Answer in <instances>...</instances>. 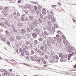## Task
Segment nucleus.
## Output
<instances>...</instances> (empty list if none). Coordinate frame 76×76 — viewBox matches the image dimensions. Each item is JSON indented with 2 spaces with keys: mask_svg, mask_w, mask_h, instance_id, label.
<instances>
[{
  "mask_svg": "<svg viewBox=\"0 0 76 76\" xmlns=\"http://www.w3.org/2000/svg\"><path fill=\"white\" fill-rule=\"evenodd\" d=\"M1 32H3V29L1 28L0 30V40L2 41L6 42V40H5V39L3 38L4 35H3V34H1Z\"/></svg>",
  "mask_w": 76,
  "mask_h": 76,
  "instance_id": "obj_1",
  "label": "nucleus"
},
{
  "mask_svg": "<svg viewBox=\"0 0 76 76\" xmlns=\"http://www.w3.org/2000/svg\"><path fill=\"white\" fill-rule=\"evenodd\" d=\"M4 9L2 11V12L4 13V12H9L10 9V7H5L4 8Z\"/></svg>",
  "mask_w": 76,
  "mask_h": 76,
  "instance_id": "obj_2",
  "label": "nucleus"
},
{
  "mask_svg": "<svg viewBox=\"0 0 76 76\" xmlns=\"http://www.w3.org/2000/svg\"><path fill=\"white\" fill-rule=\"evenodd\" d=\"M26 15H25V14H23L21 16V18L20 19V20L22 21H24L25 19L24 18H26Z\"/></svg>",
  "mask_w": 76,
  "mask_h": 76,
  "instance_id": "obj_3",
  "label": "nucleus"
},
{
  "mask_svg": "<svg viewBox=\"0 0 76 76\" xmlns=\"http://www.w3.org/2000/svg\"><path fill=\"white\" fill-rule=\"evenodd\" d=\"M34 50L35 51V52H36L37 51V53H39V54H40V53H42L41 50L40 49H39L38 50V48L37 47H35L34 48Z\"/></svg>",
  "mask_w": 76,
  "mask_h": 76,
  "instance_id": "obj_4",
  "label": "nucleus"
},
{
  "mask_svg": "<svg viewBox=\"0 0 76 76\" xmlns=\"http://www.w3.org/2000/svg\"><path fill=\"white\" fill-rule=\"evenodd\" d=\"M68 52L70 53L72 52V50H74L75 48H72L71 46H69L68 47Z\"/></svg>",
  "mask_w": 76,
  "mask_h": 76,
  "instance_id": "obj_5",
  "label": "nucleus"
},
{
  "mask_svg": "<svg viewBox=\"0 0 76 76\" xmlns=\"http://www.w3.org/2000/svg\"><path fill=\"white\" fill-rule=\"evenodd\" d=\"M34 32H35V33H36V34H38V35H39V36H41V35H40L39 34L40 30H39V29L36 28L34 30Z\"/></svg>",
  "mask_w": 76,
  "mask_h": 76,
  "instance_id": "obj_6",
  "label": "nucleus"
},
{
  "mask_svg": "<svg viewBox=\"0 0 76 76\" xmlns=\"http://www.w3.org/2000/svg\"><path fill=\"white\" fill-rule=\"evenodd\" d=\"M51 19L52 23H56V20L55 17L53 16Z\"/></svg>",
  "mask_w": 76,
  "mask_h": 76,
  "instance_id": "obj_7",
  "label": "nucleus"
},
{
  "mask_svg": "<svg viewBox=\"0 0 76 76\" xmlns=\"http://www.w3.org/2000/svg\"><path fill=\"white\" fill-rule=\"evenodd\" d=\"M53 58H54V59H56V60H56L55 61V63H58V59H59V57H58V56H57V55H55L53 56Z\"/></svg>",
  "mask_w": 76,
  "mask_h": 76,
  "instance_id": "obj_8",
  "label": "nucleus"
},
{
  "mask_svg": "<svg viewBox=\"0 0 76 76\" xmlns=\"http://www.w3.org/2000/svg\"><path fill=\"white\" fill-rule=\"evenodd\" d=\"M63 56L61 57L60 61L61 62H65L66 59L64 57H62Z\"/></svg>",
  "mask_w": 76,
  "mask_h": 76,
  "instance_id": "obj_9",
  "label": "nucleus"
},
{
  "mask_svg": "<svg viewBox=\"0 0 76 76\" xmlns=\"http://www.w3.org/2000/svg\"><path fill=\"white\" fill-rule=\"evenodd\" d=\"M23 52L24 53L25 55L26 56H29V53L28 51H26V49H24L23 50Z\"/></svg>",
  "mask_w": 76,
  "mask_h": 76,
  "instance_id": "obj_10",
  "label": "nucleus"
},
{
  "mask_svg": "<svg viewBox=\"0 0 76 76\" xmlns=\"http://www.w3.org/2000/svg\"><path fill=\"white\" fill-rule=\"evenodd\" d=\"M38 22V20H36L35 21L33 22L32 24L34 26H36L37 25V24H38V23H37Z\"/></svg>",
  "mask_w": 76,
  "mask_h": 76,
  "instance_id": "obj_11",
  "label": "nucleus"
},
{
  "mask_svg": "<svg viewBox=\"0 0 76 76\" xmlns=\"http://www.w3.org/2000/svg\"><path fill=\"white\" fill-rule=\"evenodd\" d=\"M4 15L2 17V18L3 19H4V20H6V17L7 16V14H4Z\"/></svg>",
  "mask_w": 76,
  "mask_h": 76,
  "instance_id": "obj_12",
  "label": "nucleus"
},
{
  "mask_svg": "<svg viewBox=\"0 0 76 76\" xmlns=\"http://www.w3.org/2000/svg\"><path fill=\"white\" fill-rule=\"evenodd\" d=\"M38 40H39V42L41 44L43 43V39H42V38L41 37L39 38H38Z\"/></svg>",
  "mask_w": 76,
  "mask_h": 76,
  "instance_id": "obj_13",
  "label": "nucleus"
},
{
  "mask_svg": "<svg viewBox=\"0 0 76 76\" xmlns=\"http://www.w3.org/2000/svg\"><path fill=\"white\" fill-rule=\"evenodd\" d=\"M32 36L34 38H37V34L35 33H33L32 34Z\"/></svg>",
  "mask_w": 76,
  "mask_h": 76,
  "instance_id": "obj_14",
  "label": "nucleus"
},
{
  "mask_svg": "<svg viewBox=\"0 0 76 76\" xmlns=\"http://www.w3.org/2000/svg\"><path fill=\"white\" fill-rule=\"evenodd\" d=\"M47 22L48 25H49V26H52V24H51V22H50V21H49V20H47Z\"/></svg>",
  "mask_w": 76,
  "mask_h": 76,
  "instance_id": "obj_15",
  "label": "nucleus"
},
{
  "mask_svg": "<svg viewBox=\"0 0 76 76\" xmlns=\"http://www.w3.org/2000/svg\"><path fill=\"white\" fill-rule=\"evenodd\" d=\"M62 41H63V39H62V38H59L57 39V41L58 42H59V43H60Z\"/></svg>",
  "mask_w": 76,
  "mask_h": 76,
  "instance_id": "obj_16",
  "label": "nucleus"
},
{
  "mask_svg": "<svg viewBox=\"0 0 76 76\" xmlns=\"http://www.w3.org/2000/svg\"><path fill=\"white\" fill-rule=\"evenodd\" d=\"M21 32L22 34H26V30L25 29L22 28L21 30Z\"/></svg>",
  "mask_w": 76,
  "mask_h": 76,
  "instance_id": "obj_17",
  "label": "nucleus"
},
{
  "mask_svg": "<svg viewBox=\"0 0 76 76\" xmlns=\"http://www.w3.org/2000/svg\"><path fill=\"white\" fill-rule=\"evenodd\" d=\"M31 61H34V62H36V61H37V60L35 59H34V57L33 56H31Z\"/></svg>",
  "mask_w": 76,
  "mask_h": 76,
  "instance_id": "obj_18",
  "label": "nucleus"
},
{
  "mask_svg": "<svg viewBox=\"0 0 76 76\" xmlns=\"http://www.w3.org/2000/svg\"><path fill=\"white\" fill-rule=\"evenodd\" d=\"M24 49H25V48H23V49H22V48H19L18 49V50L20 52V53H22V52H23V50H24Z\"/></svg>",
  "mask_w": 76,
  "mask_h": 76,
  "instance_id": "obj_19",
  "label": "nucleus"
},
{
  "mask_svg": "<svg viewBox=\"0 0 76 76\" xmlns=\"http://www.w3.org/2000/svg\"><path fill=\"white\" fill-rule=\"evenodd\" d=\"M43 48H44V49L45 50V51L47 50V45L45 44H44L43 45Z\"/></svg>",
  "mask_w": 76,
  "mask_h": 76,
  "instance_id": "obj_20",
  "label": "nucleus"
},
{
  "mask_svg": "<svg viewBox=\"0 0 76 76\" xmlns=\"http://www.w3.org/2000/svg\"><path fill=\"white\" fill-rule=\"evenodd\" d=\"M23 25L22 23H19L17 24V26L19 27H21V26H22Z\"/></svg>",
  "mask_w": 76,
  "mask_h": 76,
  "instance_id": "obj_21",
  "label": "nucleus"
},
{
  "mask_svg": "<svg viewBox=\"0 0 76 76\" xmlns=\"http://www.w3.org/2000/svg\"><path fill=\"white\" fill-rule=\"evenodd\" d=\"M44 16V18H43V20H42L43 21V22H44L45 20H47V16Z\"/></svg>",
  "mask_w": 76,
  "mask_h": 76,
  "instance_id": "obj_22",
  "label": "nucleus"
},
{
  "mask_svg": "<svg viewBox=\"0 0 76 76\" xmlns=\"http://www.w3.org/2000/svg\"><path fill=\"white\" fill-rule=\"evenodd\" d=\"M54 59L53 58L51 59L49 61V63H53V62H54Z\"/></svg>",
  "mask_w": 76,
  "mask_h": 76,
  "instance_id": "obj_23",
  "label": "nucleus"
},
{
  "mask_svg": "<svg viewBox=\"0 0 76 76\" xmlns=\"http://www.w3.org/2000/svg\"><path fill=\"white\" fill-rule=\"evenodd\" d=\"M37 20L39 21L40 23H42V21L41 20V18H38Z\"/></svg>",
  "mask_w": 76,
  "mask_h": 76,
  "instance_id": "obj_24",
  "label": "nucleus"
},
{
  "mask_svg": "<svg viewBox=\"0 0 76 76\" xmlns=\"http://www.w3.org/2000/svg\"><path fill=\"white\" fill-rule=\"evenodd\" d=\"M39 42H38V41L37 40H35L34 41V44H36V45H37L38 44Z\"/></svg>",
  "mask_w": 76,
  "mask_h": 76,
  "instance_id": "obj_25",
  "label": "nucleus"
},
{
  "mask_svg": "<svg viewBox=\"0 0 76 76\" xmlns=\"http://www.w3.org/2000/svg\"><path fill=\"white\" fill-rule=\"evenodd\" d=\"M40 50H42V51H45V50L44 48V47L43 46H41L40 47Z\"/></svg>",
  "mask_w": 76,
  "mask_h": 76,
  "instance_id": "obj_26",
  "label": "nucleus"
},
{
  "mask_svg": "<svg viewBox=\"0 0 76 76\" xmlns=\"http://www.w3.org/2000/svg\"><path fill=\"white\" fill-rule=\"evenodd\" d=\"M28 27L31 30H33L34 29V28L33 27V26L31 25H29Z\"/></svg>",
  "mask_w": 76,
  "mask_h": 76,
  "instance_id": "obj_27",
  "label": "nucleus"
},
{
  "mask_svg": "<svg viewBox=\"0 0 76 76\" xmlns=\"http://www.w3.org/2000/svg\"><path fill=\"white\" fill-rule=\"evenodd\" d=\"M12 30L13 31V32L15 33V34H16L17 32H18V31L17 30V29L15 28L14 29H12Z\"/></svg>",
  "mask_w": 76,
  "mask_h": 76,
  "instance_id": "obj_28",
  "label": "nucleus"
},
{
  "mask_svg": "<svg viewBox=\"0 0 76 76\" xmlns=\"http://www.w3.org/2000/svg\"><path fill=\"white\" fill-rule=\"evenodd\" d=\"M24 12L25 13V15H28V10H24Z\"/></svg>",
  "mask_w": 76,
  "mask_h": 76,
  "instance_id": "obj_29",
  "label": "nucleus"
},
{
  "mask_svg": "<svg viewBox=\"0 0 76 76\" xmlns=\"http://www.w3.org/2000/svg\"><path fill=\"white\" fill-rule=\"evenodd\" d=\"M31 43L29 41H26V44L27 45H29Z\"/></svg>",
  "mask_w": 76,
  "mask_h": 76,
  "instance_id": "obj_30",
  "label": "nucleus"
},
{
  "mask_svg": "<svg viewBox=\"0 0 76 76\" xmlns=\"http://www.w3.org/2000/svg\"><path fill=\"white\" fill-rule=\"evenodd\" d=\"M21 39V37H20V36H17L16 37V39H18V40H19Z\"/></svg>",
  "mask_w": 76,
  "mask_h": 76,
  "instance_id": "obj_31",
  "label": "nucleus"
},
{
  "mask_svg": "<svg viewBox=\"0 0 76 76\" xmlns=\"http://www.w3.org/2000/svg\"><path fill=\"white\" fill-rule=\"evenodd\" d=\"M68 55L69 56L68 57V60H70V58H71V57L72 56V55L71 54H68Z\"/></svg>",
  "mask_w": 76,
  "mask_h": 76,
  "instance_id": "obj_32",
  "label": "nucleus"
},
{
  "mask_svg": "<svg viewBox=\"0 0 76 76\" xmlns=\"http://www.w3.org/2000/svg\"><path fill=\"white\" fill-rule=\"evenodd\" d=\"M9 22H8V21L7 20H6L4 21V23L5 24H6V25H8V26H9V24H8V23Z\"/></svg>",
  "mask_w": 76,
  "mask_h": 76,
  "instance_id": "obj_33",
  "label": "nucleus"
},
{
  "mask_svg": "<svg viewBox=\"0 0 76 76\" xmlns=\"http://www.w3.org/2000/svg\"><path fill=\"white\" fill-rule=\"evenodd\" d=\"M52 17L53 16H52V15H48V19H51Z\"/></svg>",
  "mask_w": 76,
  "mask_h": 76,
  "instance_id": "obj_34",
  "label": "nucleus"
},
{
  "mask_svg": "<svg viewBox=\"0 0 76 76\" xmlns=\"http://www.w3.org/2000/svg\"><path fill=\"white\" fill-rule=\"evenodd\" d=\"M64 43L65 44H67L68 41L67 40H64L63 41Z\"/></svg>",
  "mask_w": 76,
  "mask_h": 76,
  "instance_id": "obj_35",
  "label": "nucleus"
},
{
  "mask_svg": "<svg viewBox=\"0 0 76 76\" xmlns=\"http://www.w3.org/2000/svg\"><path fill=\"white\" fill-rule=\"evenodd\" d=\"M31 29H30L29 28H28L27 29L26 32H31Z\"/></svg>",
  "mask_w": 76,
  "mask_h": 76,
  "instance_id": "obj_36",
  "label": "nucleus"
},
{
  "mask_svg": "<svg viewBox=\"0 0 76 76\" xmlns=\"http://www.w3.org/2000/svg\"><path fill=\"white\" fill-rule=\"evenodd\" d=\"M14 19L16 20L17 19H18V17L17 16H15L14 17Z\"/></svg>",
  "mask_w": 76,
  "mask_h": 76,
  "instance_id": "obj_37",
  "label": "nucleus"
},
{
  "mask_svg": "<svg viewBox=\"0 0 76 76\" xmlns=\"http://www.w3.org/2000/svg\"><path fill=\"white\" fill-rule=\"evenodd\" d=\"M31 54H34V53H35V52L34 50H32L31 51Z\"/></svg>",
  "mask_w": 76,
  "mask_h": 76,
  "instance_id": "obj_38",
  "label": "nucleus"
},
{
  "mask_svg": "<svg viewBox=\"0 0 76 76\" xmlns=\"http://www.w3.org/2000/svg\"><path fill=\"white\" fill-rule=\"evenodd\" d=\"M41 14L40 13L39 14H37V19H38V18H39L40 16V15H41Z\"/></svg>",
  "mask_w": 76,
  "mask_h": 76,
  "instance_id": "obj_39",
  "label": "nucleus"
},
{
  "mask_svg": "<svg viewBox=\"0 0 76 76\" xmlns=\"http://www.w3.org/2000/svg\"><path fill=\"white\" fill-rule=\"evenodd\" d=\"M10 41H14V38L13 37H10Z\"/></svg>",
  "mask_w": 76,
  "mask_h": 76,
  "instance_id": "obj_40",
  "label": "nucleus"
},
{
  "mask_svg": "<svg viewBox=\"0 0 76 76\" xmlns=\"http://www.w3.org/2000/svg\"><path fill=\"white\" fill-rule=\"evenodd\" d=\"M47 29L48 31H51V28L50 26H48Z\"/></svg>",
  "mask_w": 76,
  "mask_h": 76,
  "instance_id": "obj_41",
  "label": "nucleus"
},
{
  "mask_svg": "<svg viewBox=\"0 0 76 76\" xmlns=\"http://www.w3.org/2000/svg\"><path fill=\"white\" fill-rule=\"evenodd\" d=\"M67 57H68V56H67V54H65V55L62 56V57H64V58H66Z\"/></svg>",
  "mask_w": 76,
  "mask_h": 76,
  "instance_id": "obj_42",
  "label": "nucleus"
},
{
  "mask_svg": "<svg viewBox=\"0 0 76 76\" xmlns=\"http://www.w3.org/2000/svg\"><path fill=\"white\" fill-rule=\"evenodd\" d=\"M4 32H5L6 34H9V32L8 30H5Z\"/></svg>",
  "mask_w": 76,
  "mask_h": 76,
  "instance_id": "obj_43",
  "label": "nucleus"
},
{
  "mask_svg": "<svg viewBox=\"0 0 76 76\" xmlns=\"http://www.w3.org/2000/svg\"><path fill=\"white\" fill-rule=\"evenodd\" d=\"M47 44L48 46H51V43L49 42H48Z\"/></svg>",
  "mask_w": 76,
  "mask_h": 76,
  "instance_id": "obj_44",
  "label": "nucleus"
},
{
  "mask_svg": "<svg viewBox=\"0 0 76 76\" xmlns=\"http://www.w3.org/2000/svg\"><path fill=\"white\" fill-rule=\"evenodd\" d=\"M29 18L27 17L25 18V21H26V22H28V21H29Z\"/></svg>",
  "mask_w": 76,
  "mask_h": 76,
  "instance_id": "obj_45",
  "label": "nucleus"
},
{
  "mask_svg": "<svg viewBox=\"0 0 76 76\" xmlns=\"http://www.w3.org/2000/svg\"><path fill=\"white\" fill-rule=\"evenodd\" d=\"M41 35L43 37H45V34H44V33H41Z\"/></svg>",
  "mask_w": 76,
  "mask_h": 76,
  "instance_id": "obj_46",
  "label": "nucleus"
},
{
  "mask_svg": "<svg viewBox=\"0 0 76 76\" xmlns=\"http://www.w3.org/2000/svg\"><path fill=\"white\" fill-rule=\"evenodd\" d=\"M54 27L55 28H58V26L56 24H54Z\"/></svg>",
  "mask_w": 76,
  "mask_h": 76,
  "instance_id": "obj_47",
  "label": "nucleus"
},
{
  "mask_svg": "<svg viewBox=\"0 0 76 76\" xmlns=\"http://www.w3.org/2000/svg\"><path fill=\"white\" fill-rule=\"evenodd\" d=\"M57 6V5H51V7H52V8H53V7H56Z\"/></svg>",
  "mask_w": 76,
  "mask_h": 76,
  "instance_id": "obj_48",
  "label": "nucleus"
},
{
  "mask_svg": "<svg viewBox=\"0 0 76 76\" xmlns=\"http://www.w3.org/2000/svg\"><path fill=\"white\" fill-rule=\"evenodd\" d=\"M1 26H4V24L3 22H2L1 23Z\"/></svg>",
  "mask_w": 76,
  "mask_h": 76,
  "instance_id": "obj_49",
  "label": "nucleus"
},
{
  "mask_svg": "<svg viewBox=\"0 0 76 76\" xmlns=\"http://www.w3.org/2000/svg\"><path fill=\"white\" fill-rule=\"evenodd\" d=\"M46 10H47L45 8H43V9L42 10V11L44 12H45Z\"/></svg>",
  "mask_w": 76,
  "mask_h": 76,
  "instance_id": "obj_50",
  "label": "nucleus"
},
{
  "mask_svg": "<svg viewBox=\"0 0 76 76\" xmlns=\"http://www.w3.org/2000/svg\"><path fill=\"white\" fill-rule=\"evenodd\" d=\"M0 71L1 72H4L5 71V69H1L0 70Z\"/></svg>",
  "mask_w": 76,
  "mask_h": 76,
  "instance_id": "obj_51",
  "label": "nucleus"
},
{
  "mask_svg": "<svg viewBox=\"0 0 76 76\" xmlns=\"http://www.w3.org/2000/svg\"><path fill=\"white\" fill-rule=\"evenodd\" d=\"M30 44H31L30 45L29 47L30 48H31V49H32V44H31V43Z\"/></svg>",
  "mask_w": 76,
  "mask_h": 76,
  "instance_id": "obj_52",
  "label": "nucleus"
},
{
  "mask_svg": "<svg viewBox=\"0 0 76 76\" xmlns=\"http://www.w3.org/2000/svg\"><path fill=\"white\" fill-rule=\"evenodd\" d=\"M40 18L41 19H42V18H43V19L44 18V17H43V15H42L40 14Z\"/></svg>",
  "mask_w": 76,
  "mask_h": 76,
  "instance_id": "obj_53",
  "label": "nucleus"
},
{
  "mask_svg": "<svg viewBox=\"0 0 76 76\" xmlns=\"http://www.w3.org/2000/svg\"><path fill=\"white\" fill-rule=\"evenodd\" d=\"M62 38L63 39H64V40H66V37L64 36H63V37Z\"/></svg>",
  "mask_w": 76,
  "mask_h": 76,
  "instance_id": "obj_54",
  "label": "nucleus"
},
{
  "mask_svg": "<svg viewBox=\"0 0 76 76\" xmlns=\"http://www.w3.org/2000/svg\"><path fill=\"white\" fill-rule=\"evenodd\" d=\"M12 15L14 16H16V13L15 11H14V12H12Z\"/></svg>",
  "mask_w": 76,
  "mask_h": 76,
  "instance_id": "obj_55",
  "label": "nucleus"
},
{
  "mask_svg": "<svg viewBox=\"0 0 76 76\" xmlns=\"http://www.w3.org/2000/svg\"><path fill=\"white\" fill-rule=\"evenodd\" d=\"M10 62L11 63H14V61H15V60H13V59H11L10 61Z\"/></svg>",
  "mask_w": 76,
  "mask_h": 76,
  "instance_id": "obj_56",
  "label": "nucleus"
},
{
  "mask_svg": "<svg viewBox=\"0 0 76 76\" xmlns=\"http://www.w3.org/2000/svg\"><path fill=\"white\" fill-rule=\"evenodd\" d=\"M40 59L41 60V61H42L44 60V58H43V57H40Z\"/></svg>",
  "mask_w": 76,
  "mask_h": 76,
  "instance_id": "obj_57",
  "label": "nucleus"
},
{
  "mask_svg": "<svg viewBox=\"0 0 76 76\" xmlns=\"http://www.w3.org/2000/svg\"><path fill=\"white\" fill-rule=\"evenodd\" d=\"M62 55H63V53H59V57H61L63 56Z\"/></svg>",
  "mask_w": 76,
  "mask_h": 76,
  "instance_id": "obj_58",
  "label": "nucleus"
},
{
  "mask_svg": "<svg viewBox=\"0 0 76 76\" xmlns=\"http://www.w3.org/2000/svg\"><path fill=\"white\" fill-rule=\"evenodd\" d=\"M26 7L27 8H29V9L31 8V7L29 5H26Z\"/></svg>",
  "mask_w": 76,
  "mask_h": 76,
  "instance_id": "obj_59",
  "label": "nucleus"
},
{
  "mask_svg": "<svg viewBox=\"0 0 76 76\" xmlns=\"http://www.w3.org/2000/svg\"><path fill=\"white\" fill-rule=\"evenodd\" d=\"M53 40L54 41H57V38L56 37H55L53 38Z\"/></svg>",
  "mask_w": 76,
  "mask_h": 76,
  "instance_id": "obj_60",
  "label": "nucleus"
},
{
  "mask_svg": "<svg viewBox=\"0 0 76 76\" xmlns=\"http://www.w3.org/2000/svg\"><path fill=\"white\" fill-rule=\"evenodd\" d=\"M36 13L37 14H39V13H40V12H39V11L38 10L36 11Z\"/></svg>",
  "mask_w": 76,
  "mask_h": 76,
  "instance_id": "obj_61",
  "label": "nucleus"
},
{
  "mask_svg": "<svg viewBox=\"0 0 76 76\" xmlns=\"http://www.w3.org/2000/svg\"><path fill=\"white\" fill-rule=\"evenodd\" d=\"M21 54V56H24L25 54V52H22Z\"/></svg>",
  "mask_w": 76,
  "mask_h": 76,
  "instance_id": "obj_62",
  "label": "nucleus"
},
{
  "mask_svg": "<svg viewBox=\"0 0 76 76\" xmlns=\"http://www.w3.org/2000/svg\"><path fill=\"white\" fill-rule=\"evenodd\" d=\"M40 56H44V53H40Z\"/></svg>",
  "mask_w": 76,
  "mask_h": 76,
  "instance_id": "obj_63",
  "label": "nucleus"
},
{
  "mask_svg": "<svg viewBox=\"0 0 76 76\" xmlns=\"http://www.w3.org/2000/svg\"><path fill=\"white\" fill-rule=\"evenodd\" d=\"M26 60H29V57L28 56H27L26 57Z\"/></svg>",
  "mask_w": 76,
  "mask_h": 76,
  "instance_id": "obj_64",
  "label": "nucleus"
}]
</instances>
